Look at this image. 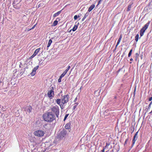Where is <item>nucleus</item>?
I'll return each instance as SVG.
<instances>
[{
	"label": "nucleus",
	"instance_id": "7ed1b4c3",
	"mask_svg": "<svg viewBox=\"0 0 152 152\" xmlns=\"http://www.w3.org/2000/svg\"><path fill=\"white\" fill-rule=\"evenodd\" d=\"M150 24V22L147 23L142 28L140 31V35L141 37L142 36L145 32V31L148 28V26Z\"/></svg>",
	"mask_w": 152,
	"mask_h": 152
},
{
	"label": "nucleus",
	"instance_id": "bb28decb",
	"mask_svg": "<svg viewBox=\"0 0 152 152\" xmlns=\"http://www.w3.org/2000/svg\"><path fill=\"white\" fill-rule=\"evenodd\" d=\"M69 115V114H66L65 116V117H64V121H65V120L66 119V118H67V117H68V116Z\"/></svg>",
	"mask_w": 152,
	"mask_h": 152
},
{
	"label": "nucleus",
	"instance_id": "ea45409f",
	"mask_svg": "<svg viewBox=\"0 0 152 152\" xmlns=\"http://www.w3.org/2000/svg\"><path fill=\"white\" fill-rule=\"evenodd\" d=\"M122 36H121V35H120V37H119V39H121V38H122Z\"/></svg>",
	"mask_w": 152,
	"mask_h": 152
},
{
	"label": "nucleus",
	"instance_id": "c756f323",
	"mask_svg": "<svg viewBox=\"0 0 152 152\" xmlns=\"http://www.w3.org/2000/svg\"><path fill=\"white\" fill-rule=\"evenodd\" d=\"M63 104H61L60 105H59L61 109H63L64 108Z\"/></svg>",
	"mask_w": 152,
	"mask_h": 152
},
{
	"label": "nucleus",
	"instance_id": "a211bd4d",
	"mask_svg": "<svg viewBox=\"0 0 152 152\" xmlns=\"http://www.w3.org/2000/svg\"><path fill=\"white\" fill-rule=\"evenodd\" d=\"M78 26L77 25H75L73 28L72 29L73 31H74L76 30Z\"/></svg>",
	"mask_w": 152,
	"mask_h": 152
},
{
	"label": "nucleus",
	"instance_id": "8fccbe9b",
	"mask_svg": "<svg viewBox=\"0 0 152 152\" xmlns=\"http://www.w3.org/2000/svg\"><path fill=\"white\" fill-rule=\"evenodd\" d=\"M124 54H125V53H123V55H122V56H124Z\"/></svg>",
	"mask_w": 152,
	"mask_h": 152
},
{
	"label": "nucleus",
	"instance_id": "58836bf2",
	"mask_svg": "<svg viewBox=\"0 0 152 152\" xmlns=\"http://www.w3.org/2000/svg\"><path fill=\"white\" fill-rule=\"evenodd\" d=\"M121 39H118V42H120L121 41Z\"/></svg>",
	"mask_w": 152,
	"mask_h": 152
},
{
	"label": "nucleus",
	"instance_id": "6e6552de",
	"mask_svg": "<svg viewBox=\"0 0 152 152\" xmlns=\"http://www.w3.org/2000/svg\"><path fill=\"white\" fill-rule=\"evenodd\" d=\"M138 132V131H137V132H136L133 137L132 141V147H133V145H134L135 143V141H136V140H137V139Z\"/></svg>",
	"mask_w": 152,
	"mask_h": 152
},
{
	"label": "nucleus",
	"instance_id": "393cba45",
	"mask_svg": "<svg viewBox=\"0 0 152 152\" xmlns=\"http://www.w3.org/2000/svg\"><path fill=\"white\" fill-rule=\"evenodd\" d=\"M132 49H131L130 50L129 52V53L128 54V56L129 57L131 56V54L132 53Z\"/></svg>",
	"mask_w": 152,
	"mask_h": 152
},
{
	"label": "nucleus",
	"instance_id": "b1692460",
	"mask_svg": "<svg viewBox=\"0 0 152 152\" xmlns=\"http://www.w3.org/2000/svg\"><path fill=\"white\" fill-rule=\"evenodd\" d=\"M70 66H69L66 69V70L64 71L65 72H66V73H67V72L69 70V69H70Z\"/></svg>",
	"mask_w": 152,
	"mask_h": 152
},
{
	"label": "nucleus",
	"instance_id": "dca6fc26",
	"mask_svg": "<svg viewBox=\"0 0 152 152\" xmlns=\"http://www.w3.org/2000/svg\"><path fill=\"white\" fill-rule=\"evenodd\" d=\"M53 38H52L51 39H50L49 40V41H48V45L47 46V48H48L49 47L51 43H52V40L51 39H53Z\"/></svg>",
	"mask_w": 152,
	"mask_h": 152
},
{
	"label": "nucleus",
	"instance_id": "ddd939ff",
	"mask_svg": "<svg viewBox=\"0 0 152 152\" xmlns=\"http://www.w3.org/2000/svg\"><path fill=\"white\" fill-rule=\"evenodd\" d=\"M40 50V48H38V49H36L34 53H33V54L35 55V56H36L37 54L39 52Z\"/></svg>",
	"mask_w": 152,
	"mask_h": 152
},
{
	"label": "nucleus",
	"instance_id": "4c0bfd02",
	"mask_svg": "<svg viewBox=\"0 0 152 152\" xmlns=\"http://www.w3.org/2000/svg\"><path fill=\"white\" fill-rule=\"evenodd\" d=\"M105 149V148H104L103 150H102V152H104V149Z\"/></svg>",
	"mask_w": 152,
	"mask_h": 152
},
{
	"label": "nucleus",
	"instance_id": "49530a36",
	"mask_svg": "<svg viewBox=\"0 0 152 152\" xmlns=\"http://www.w3.org/2000/svg\"><path fill=\"white\" fill-rule=\"evenodd\" d=\"M101 0H100V1H99V4H99V3H100V2L101 1Z\"/></svg>",
	"mask_w": 152,
	"mask_h": 152
},
{
	"label": "nucleus",
	"instance_id": "72a5a7b5",
	"mask_svg": "<svg viewBox=\"0 0 152 152\" xmlns=\"http://www.w3.org/2000/svg\"><path fill=\"white\" fill-rule=\"evenodd\" d=\"M128 141V139H127L126 140L125 142V144H126L127 143V142Z\"/></svg>",
	"mask_w": 152,
	"mask_h": 152
},
{
	"label": "nucleus",
	"instance_id": "c9c22d12",
	"mask_svg": "<svg viewBox=\"0 0 152 152\" xmlns=\"http://www.w3.org/2000/svg\"><path fill=\"white\" fill-rule=\"evenodd\" d=\"M77 97H76V98L75 99V100H74V102H76V101L77 100Z\"/></svg>",
	"mask_w": 152,
	"mask_h": 152
},
{
	"label": "nucleus",
	"instance_id": "0eeeda50",
	"mask_svg": "<svg viewBox=\"0 0 152 152\" xmlns=\"http://www.w3.org/2000/svg\"><path fill=\"white\" fill-rule=\"evenodd\" d=\"M51 88L50 91H48L47 94L49 97L52 98L54 95V87H52Z\"/></svg>",
	"mask_w": 152,
	"mask_h": 152
},
{
	"label": "nucleus",
	"instance_id": "6ab92c4d",
	"mask_svg": "<svg viewBox=\"0 0 152 152\" xmlns=\"http://www.w3.org/2000/svg\"><path fill=\"white\" fill-rule=\"evenodd\" d=\"M58 23V21L57 20H55L53 23V26H56L57 24Z\"/></svg>",
	"mask_w": 152,
	"mask_h": 152
},
{
	"label": "nucleus",
	"instance_id": "c03bdc74",
	"mask_svg": "<svg viewBox=\"0 0 152 152\" xmlns=\"http://www.w3.org/2000/svg\"><path fill=\"white\" fill-rule=\"evenodd\" d=\"M149 113L150 114H152V110Z\"/></svg>",
	"mask_w": 152,
	"mask_h": 152
},
{
	"label": "nucleus",
	"instance_id": "3c124183",
	"mask_svg": "<svg viewBox=\"0 0 152 152\" xmlns=\"http://www.w3.org/2000/svg\"><path fill=\"white\" fill-rule=\"evenodd\" d=\"M112 152H114L113 150H112Z\"/></svg>",
	"mask_w": 152,
	"mask_h": 152
},
{
	"label": "nucleus",
	"instance_id": "864d4df0",
	"mask_svg": "<svg viewBox=\"0 0 152 152\" xmlns=\"http://www.w3.org/2000/svg\"><path fill=\"white\" fill-rule=\"evenodd\" d=\"M131 63H132V62H130V64H131Z\"/></svg>",
	"mask_w": 152,
	"mask_h": 152
},
{
	"label": "nucleus",
	"instance_id": "a878e982",
	"mask_svg": "<svg viewBox=\"0 0 152 152\" xmlns=\"http://www.w3.org/2000/svg\"><path fill=\"white\" fill-rule=\"evenodd\" d=\"M66 74V72H64L61 75L60 77L61 78H62Z\"/></svg>",
	"mask_w": 152,
	"mask_h": 152
},
{
	"label": "nucleus",
	"instance_id": "e433bc0d",
	"mask_svg": "<svg viewBox=\"0 0 152 152\" xmlns=\"http://www.w3.org/2000/svg\"><path fill=\"white\" fill-rule=\"evenodd\" d=\"M35 26V25L34 26H33V27L31 29V30L34 29V28Z\"/></svg>",
	"mask_w": 152,
	"mask_h": 152
},
{
	"label": "nucleus",
	"instance_id": "f03ea898",
	"mask_svg": "<svg viewBox=\"0 0 152 152\" xmlns=\"http://www.w3.org/2000/svg\"><path fill=\"white\" fill-rule=\"evenodd\" d=\"M51 110L55 114L56 117L58 118L59 113V107L57 105H55L50 107Z\"/></svg>",
	"mask_w": 152,
	"mask_h": 152
},
{
	"label": "nucleus",
	"instance_id": "cd10ccee",
	"mask_svg": "<svg viewBox=\"0 0 152 152\" xmlns=\"http://www.w3.org/2000/svg\"><path fill=\"white\" fill-rule=\"evenodd\" d=\"M152 104V102H151L149 104V105H148V109H150V108H151V105Z\"/></svg>",
	"mask_w": 152,
	"mask_h": 152
},
{
	"label": "nucleus",
	"instance_id": "39448f33",
	"mask_svg": "<svg viewBox=\"0 0 152 152\" xmlns=\"http://www.w3.org/2000/svg\"><path fill=\"white\" fill-rule=\"evenodd\" d=\"M67 133V132L65 130H63L58 133V137L60 139L64 137Z\"/></svg>",
	"mask_w": 152,
	"mask_h": 152
},
{
	"label": "nucleus",
	"instance_id": "09e8293b",
	"mask_svg": "<svg viewBox=\"0 0 152 152\" xmlns=\"http://www.w3.org/2000/svg\"><path fill=\"white\" fill-rule=\"evenodd\" d=\"M78 18H80V15H78L77 16Z\"/></svg>",
	"mask_w": 152,
	"mask_h": 152
},
{
	"label": "nucleus",
	"instance_id": "4be33fe9",
	"mask_svg": "<svg viewBox=\"0 0 152 152\" xmlns=\"http://www.w3.org/2000/svg\"><path fill=\"white\" fill-rule=\"evenodd\" d=\"M139 35L138 34H137V35L135 37V40L136 42H137L138 41V38H139Z\"/></svg>",
	"mask_w": 152,
	"mask_h": 152
},
{
	"label": "nucleus",
	"instance_id": "a19ab883",
	"mask_svg": "<svg viewBox=\"0 0 152 152\" xmlns=\"http://www.w3.org/2000/svg\"><path fill=\"white\" fill-rule=\"evenodd\" d=\"M142 56H142V55H140V57H141V59H142Z\"/></svg>",
	"mask_w": 152,
	"mask_h": 152
},
{
	"label": "nucleus",
	"instance_id": "c85d7f7f",
	"mask_svg": "<svg viewBox=\"0 0 152 152\" xmlns=\"http://www.w3.org/2000/svg\"><path fill=\"white\" fill-rule=\"evenodd\" d=\"M109 145H110V144L109 143H106V145L105 146V147H104V148H105V149H106V148H108V146Z\"/></svg>",
	"mask_w": 152,
	"mask_h": 152
},
{
	"label": "nucleus",
	"instance_id": "37998d69",
	"mask_svg": "<svg viewBox=\"0 0 152 152\" xmlns=\"http://www.w3.org/2000/svg\"><path fill=\"white\" fill-rule=\"evenodd\" d=\"M130 60L131 61H132L133 60V58H130Z\"/></svg>",
	"mask_w": 152,
	"mask_h": 152
},
{
	"label": "nucleus",
	"instance_id": "603ef678",
	"mask_svg": "<svg viewBox=\"0 0 152 152\" xmlns=\"http://www.w3.org/2000/svg\"><path fill=\"white\" fill-rule=\"evenodd\" d=\"M57 19H58V20H59V18H57V19H56V20H57Z\"/></svg>",
	"mask_w": 152,
	"mask_h": 152
},
{
	"label": "nucleus",
	"instance_id": "412c9836",
	"mask_svg": "<svg viewBox=\"0 0 152 152\" xmlns=\"http://www.w3.org/2000/svg\"><path fill=\"white\" fill-rule=\"evenodd\" d=\"M78 104L77 103H75L74 104V106L73 108V110H75V108H76L77 105H78Z\"/></svg>",
	"mask_w": 152,
	"mask_h": 152
},
{
	"label": "nucleus",
	"instance_id": "de8ad7c7",
	"mask_svg": "<svg viewBox=\"0 0 152 152\" xmlns=\"http://www.w3.org/2000/svg\"><path fill=\"white\" fill-rule=\"evenodd\" d=\"M118 45H117L116 44V46H115V48H116L117 47Z\"/></svg>",
	"mask_w": 152,
	"mask_h": 152
},
{
	"label": "nucleus",
	"instance_id": "7c9ffc66",
	"mask_svg": "<svg viewBox=\"0 0 152 152\" xmlns=\"http://www.w3.org/2000/svg\"><path fill=\"white\" fill-rule=\"evenodd\" d=\"M62 78H61V77H59V78L58 79V82L59 83H60L61 82V79H62Z\"/></svg>",
	"mask_w": 152,
	"mask_h": 152
},
{
	"label": "nucleus",
	"instance_id": "79ce46f5",
	"mask_svg": "<svg viewBox=\"0 0 152 152\" xmlns=\"http://www.w3.org/2000/svg\"><path fill=\"white\" fill-rule=\"evenodd\" d=\"M120 42H118H118H117V45H119V44Z\"/></svg>",
	"mask_w": 152,
	"mask_h": 152
},
{
	"label": "nucleus",
	"instance_id": "f257e3e1",
	"mask_svg": "<svg viewBox=\"0 0 152 152\" xmlns=\"http://www.w3.org/2000/svg\"><path fill=\"white\" fill-rule=\"evenodd\" d=\"M43 118L48 122H52L55 119V116L52 112H47L43 114Z\"/></svg>",
	"mask_w": 152,
	"mask_h": 152
},
{
	"label": "nucleus",
	"instance_id": "2eb2a0df",
	"mask_svg": "<svg viewBox=\"0 0 152 152\" xmlns=\"http://www.w3.org/2000/svg\"><path fill=\"white\" fill-rule=\"evenodd\" d=\"M70 124L69 123H67L65 126V127L66 129H69L70 128Z\"/></svg>",
	"mask_w": 152,
	"mask_h": 152
},
{
	"label": "nucleus",
	"instance_id": "5701e85b",
	"mask_svg": "<svg viewBox=\"0 0 152 152\" xmlns=\"http://www.w3.org/2000/svg\"><path fill=\"white\" fill-rule=\"evenodd\" d=\"M139 56V54L138 53H137L135 54V60L136 61H137V58Z\"/></svg>",
	"mask_w": 152,
	"mask_h": 152
},
{
	"label": "nucleus",
	"instance_id": "1a4fd4ad",
	"mask_svg": "<svg viewBox=\"0 0 152 152\" xmlns=\"http://www.w3.org/2000/svg\"><path fill=\"white\" fill-rule=\"evenodd\" d=\"M39 67L38 66H37L33 69L32 72L31 73V76H33L35 75L36 74V71L38 69Z\"/></svg>",
	"mask_w": 152,
	"mask_h": 152
},
{
	"label": "nucleus",
	"instance_id": "2f4dec72",
	"mask_svg": "<svg viewBox=\"0 0 152 152\" xmlns=\"http://www.w3.org/2000/svg\"><path fill=\"white\" fill-rule=\"evenodd\" d=\"M77 18H78V17H77V15H75L74 16V19L75 20H76L77 19Z\"/></svg>",
	"mask_w": 152,
	"mask_h": 152
},
{
	"label": "nucleus",
	"instance_id": "20e7f679",
	"mask_svg": "<svg viewBox=\"0 0 152 152\" xmlns=\"http://www.w3.org/2000/svg\"><path fill=\"white\" fill-rule=\"evenodd\" d=\"M69 99V96L68 94L64 96L61 99V102L63 104L66 103Z\"/></svg>",
	"mask_w": 152,
	"mask_h": 152
},
{
	"label": "nucleus",
	"instance_id": "9b49d317",
	"mask_svg": "<svg viewBox=\"0 0 152 152\" xmlns=\"http://www.w3.org/2000/svg\"><path fill=\"white\" fill-rule=\"evenodd\" d=\"M95 7V5L94 4L91 5L89 8L88 9V11L90 12Z\"/></svg>",
	"mask_w": 152,
	"mask_h": 152
},
{
	"label": "nucleus",
	"instance_id": "423d86ee",
	"mask_svg": "<svg viewBox=\"0 0 152 152\" xmlns=\"http://www.w3.org/2000/svg\"><path fill=\"white\" fill-rule=\"evenodd\" d=\"M34 135L40 137L43 136L45 134L44 131L42 130H38L34 132Z\"/></svg>",
	"mask_w": 152,
	"mask_h": 152
},
{
	"label": "nucleus",
	"instance_id": "4468645a",
	"mask_svg": "<svg viewBox=\"0 0 152 152\" xmlns=\"http://www.w3.org/2000/svg\"><path fill=\"white\" fill-rule=\"evenodd\" d=\"M89 13L86 12L85 15L83 18H82V21H83L89 15Z\"/></svg>",
	"mask_w": 152,
	"mask_h": 152
},
{
	"label": "nucleus",
	"instance_id": "aec40b11",
	"mask_svg": "<svg viewBox=\"0 0 152 152\" xmlns=\"http://www.w3.org/2000/svg\"><path fill=\"white\" fill-rule=\"evenodd\" d=\"M132 4H130L128 5L127 11H129V10H130L131 8V7H132Z\"/></svg>",
	"mask_w": 152,
	"mask_h": 152
},
{
	"label": "nucleus",
	"instance_id": "f8f14e48",
	"mask_svg": "<svg viewBox=\"0 0 152 152\" xmlns=\"http://www.w3.org/2000/svg\"><path fill=\"white\" fill-rule=\"evenodd\" d=\"M61 10H60V11H59L58 12H57L55 13L53 15V17L55 18L56 17V16H58L61 13Z\"/></svg>",
	"mask_w": 152,
	"mask_h": 152
},
{
	"label": "nucleus",
	"instance_id": "9d476101",
	"mask_svg": "<svg viewBox=\"0 0 152 152\" xmlns=\"http://www.w3.org/2000/svg\"><path fill=\"white\" fill-rule=\"evenodd\" d=\"M32 110V107L30 106H28L26 107L25 109V110L26 112V113H30Z\"/></svg>",
	"mask_w": 152,
	"mask_h": 152
},
{
	"label": "nucleus",
	"instance_id": "473e14b6",
	"mask_svg": "<svg viewBox=\"0 0 152 152\" xmlns=\"http://www.w3.org/2000/svg\"><path fill=\"white\" fill-rule=\"evenodd\" d=\"M35 56V55H34L33 54V55H32L30 58V59H31L34 58Z\"/></svg>",
	"mask_w": 152,
	"mask_h": 152
},
{
	"label": "nucleus",
	"instance_id": "f704fd0d",
	"mask_svg": "<svg viewBox=\"0 0 152 152\" xmlns=\"http://www.w3.org/2000/svg\"><path fill=\"white\" fill-rule=\"evenodd\" d=\"M152 100V97H150L149 99V100L151 101Z\"/></svg>",
	"mask_w": 152,
	"mask_h": 152
},
{
	"label": "nucleus",
	"instance_id": "a18cd8bd",
	"mask_svg": "<svg viewBox=\"0 0 152 152\" xmlns=\"http://www.w3.org/2000/svg\"><path fill=\"white\" fill-rule=\"evenodd\" d=\"M117 98V96H115L114 97V99H116Z\"/></svg>",
	"mask_w": 152,
	"mask_h": 152
},
{
	"label": "nucleus",
	"instance_id": "f3484780",
	"mask_svg": "<svg viewBox=\"0 0 152 152\" xmlns=\"http://www.w3.org/2000/svg\"><path fill=\"white\" fill-rule=\"evenodd\" d=\"M56 102L57 104L59 105L61 104V99H57L56 100Z\"/></svg>",
	"mask_w": 152,
	"mask_h": 152
}]
</instances>
